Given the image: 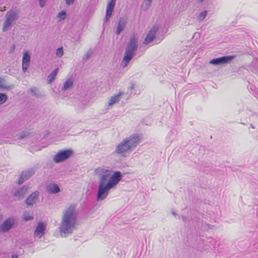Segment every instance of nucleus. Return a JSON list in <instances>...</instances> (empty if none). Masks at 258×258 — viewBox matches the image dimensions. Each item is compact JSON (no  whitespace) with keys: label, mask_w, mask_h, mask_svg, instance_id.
<instances>
[{"label":"nucleus","mask_w":258,"mask_h":258,"mask_svg":"<svg viewBox=\"0 0 258 258\" xmlns=\"http://www.w3.org/2000/svg\"><path fill=\"white\" fill-rule=\"evenodd\" d=\"M124 92L120 91L117 94L111 97L108 102V106H111L115 103L119 102Z\"/></svg>","instance_id":"obj_16"},{"label":"nucleus","mask_w":258,"mask_h":258,"mask_svg":"<svg viewBox=\"0 0 258 258\" xmlns=\"http://www.w3.org/2000/svg\"><path fill=\"white\" fill-rule=\"evenodd\" d=\"M12 258H18V255L16 254H13L12 255Z\"/></svg>","instance_id":"obj_42"},{"label":"nucleus","mask_w":258,"mask_h":258,"mask_svg":"<svg viewBox=\"0 0 258 258\" xmlns=\"http://www.w3.org/2000/svg\"><path fill=\"white\" fill-rule=\"evenodd\" d=\"M152 0H144V2L141 6V9L143 11H146L148 10L152 3Z\"/></svg>","instance_id":"obj_22"},{"label":"nucleus","mask_w":258,"mask_h":258,"mask_svg":"<svg viewBox=\"0 0 258 258\" xmlns=\"http://www.w3.org/2000/svg\"><path fill=\"white\" fill-rule=\"evenodd\" d=\"M78 212L76 205L72 204L66 208L62 215L59 231L64 234H72L77 224Z\"/></svg>","instance_id":"obj_1"},{"label":"nucleus","mask_w":258,"mask_h":258,"mask_svg":"<svg viewBox=\"0 0 258 258\" xmlns=\"http://www.w3.org/2000/svg\"><path fill=\"white\" fill-rule=\"evenodd\" d=\"M63 54V51L62 47H59L56 49V55L58 57H61Z\"/></svg>","instance_id":"obj_29"},{"label":"nucleus","mask_w":258,"mask_h":258,"mask_svg":"<svg viewBox=\"0 0 258 258\" xmlns=\"http://www.w3.org/2000/svg\"><path fill=\"white\" fill-rule=\"evenodd\" d=\"M45 226L42 222H39L35 230L34 234L41 237L44 235Z\"/></svg>","instance_id":"obj_18"},{"label":"nucleus","mask_w":258,"mask_h":258,"mask_svg":"<svg viewBox=\"0 0 258 258\" xmlns=\"http://www.w3.org/2000/svg\"><path fill=\"white\" fill-rule=\"evenodd\" d=\"M15 49V45L13 44L11 46L10 50V53L13 52Z\"/></svg>","instance_id":"obj_35"},{"label":"nucleus","mask_w":258,"mask_h":258,"mask_svg":"<svg viewBox=\"0 0 258 258\" xmlns=\"http://www.w3.org/2000/svg\"><path fill=\"white\" fill-rule=\"evenodd\" d=\"M111 15H109V16L108 15V13H106V20L107 21L111 17Z\"/></svg>","instance_id":"obj_37"},{"label":"nucleus","mask_w":258,"mask_h":258,"mask_svg":"<svg viewBox=\"0 0 258 258\" xmlns=\"http://www.w3.org/2000/svg\"><path fill=\"white\" fill-rule=\"evenodd\" d=\"M58 71V69L57 68L53 70L48 76L47 78V83L50 84H51L55 79L56 76L57 75V72Z\"/></svg>","instance_id":"obj_20"},{"label":"nucleus","mask_w":258,"mask_h":258,"mask_svg":"<svg viewBox=\"0 0 258 258\" xmlns=\"http://www.w3.org/2000/svg\"><path fill=\"white\" fill-rule=\"evenodd\" d=\"M20 11L19 9L10 10L8 11L6 15V19L3 26V31L5 32L7 29L12 26L19 17Z\"/></svg>","instance_id":"obj_3"},{"label":"nucleus","mask_w":258,"mask_h":258,"mask_svg":"<svg viewBox=\"0 0 258 258\" xmlns=\"http://www.w3.org/2000/svg\"><path fill=\"white\" fill-rule=\"evenodd\" d=\"M179 218H181L184 221H185L186 220V217L184 216H179Z\"/></svg>","instance_id":"obj_38"},{"label":"nucleus","mask_w":258,"mask_h":258,"mask_svg":"<svg viewBox=\"0 0 258 258\" xmlns=\"http://www.w3.org/2000/svg\"><path fill=\"white\" fill-rule=\"evenodd\" d=\"M172 214L174 216H176V214L175 213V212L174 211H172Z\"/></svg>","instance_id":"obj_43"},{"label":"nucleus","mask_w":258,"mask_h":258,"mask_svg":"<svg viewBox=\"0 0 258 258\" xmlns=\"http://www.w3.org/2000/svg\"><path fill=\"white\" fill-rule=\"evenodd\" d=\"M130 150H131L129 148L126 141L124 139L116 146L114 153L116 154L123 155Z\"/></svg>","instance_id":"obj_9"},{"label":"nucleus","mask_w":258,"mask_h":258,"mask_svg":"<svg viewBox=\"0 0 258 258\" xmlns=\"http://www.w3.org/2000/svg\"><path fill=\"white\" fill-rule=\"evenodd\" d=\"M15 220L13 218H9L4 221L3 223L1 225L0 231L3 232H6L10 230L14 225Z\"/></svg>","instance_id":"obj_10"},{"label":"nucleus","mask_w":258,"mask_h":258,"mask_svg":"<svg viewBox=\"0 0 258 258\" xmlns=\"http://www.w3.org/2000/svg\"><path fill=\"white\" fill-rule=\"evenodd\" d=\"M75 0H66V4L67 5H70L74 2Z\"/></svg>","instance_id":"obj_36"},{"label":"nucleus","mask_w":258,"mask_h":258,"mask_svg":"<svg viewBox=\"0 0 258 258\" xmlns=\"http://www.w3.org/2000/svg\"><path fill=\"white\" fill-rule=\"evenodd\" d=\"M23 219L25 221H28L33 220V217L31 216L24 215Z\"/></svg>","instance_id":"obj_31"},{"label":"nucleus","mask_w":258,"mask_h":258,"mask_svg":"<svg viewBox=\"0 0 258 258\" xmlns=\"http://www.w3.org/2000/svg\"><path fill=\"white\" fill-rule=\"evenodd\" d=\"M115 4L108 3L107 6L106 13H108V15H112V12L113 10Z\"/></svg>","instance_id":"obj_26"},{"label":"nucleus","mask_w":258,"mask_h":258,"mask_svg":"<svg viewBox=\"0 0 258 258\" xmlns=\"http://www.w3.org/2000/svg\"><path fill=\"white\" fill-rule=\"evenodd\" d=\"M73 85V81L71 79H69L63 83V86L62 90L66 91L70 88Z\"/></svg>","instance_id":"obj_24"},{"label":"nucleus","mask_w":258,"mask_h":258,"mask_svg":"<svg viewBox=\"0 0 258 258\" xmlns=\"http://www.w3.org/2000/svg\"><path fill=\"white\" fill-rule=\"evenodd\" d=\"M127 22L125 18H120L118 21L116 34L119 35L125 28Z\"/></svg>","instance_id":"obj_17"},{"label":"nucleus","mask_w":258,"mask_h":258,"mask_svg":"<svg viewBox=\"0 0 258 258\" xmlns=\"http://www.w3.org/2000/svg\"><path fill=\"white\" fill-rule=\"evenodd\" d=\"M8 99L7 95L5 93H0V104L5 103Z\"/></svg>","instance_id":"obj_28"},{"label":"nucleus","mask_w":258,"mask_h":258,"mask_svg":"<svg viewBox=\"0 0 258 258\" xmlns=\"http://www.w3.org/2000/svg\"><path fill=\"white\" fill-rule=\"evenodd\" d=\"M91 53H90L89 52H87V53L85 55V57L86 58H88L90 57Z\"/></svg>","instance_id":"obj_39"},{"label":"nucleus","mask_w":258,"mask_h":258,"mask_svg":"<svg viewBox=\"0 0 258 258\" xmlns=\"http://www.w3.org/2000/svg\"><path fill=\"white\" fill-rule=\"evenodd\" d=\"M48 193L51 194H55L60 191L58 186L55 183L49 184L46 187Z\"/></svg>","instance_id":"obj_19"},{"label":"nucleus","mask_w":258,"mask_h":258,"mask_svg":"<svg viewBox=\"0 0 258 258\" xmlns=\"http://www.w3.org/2000/svg\"><path fill=\"white\" fill-rule=\"evenodd\" d=\"M134 87H135V86H134V85L132 83V85H131V86L130 87H129L128 89H130V90H133V89L134 88Z\"/></svg>","instance_id":"obj_40"},{"label":"nucleus","mask_w":258,"mask_h":258,"mask_svg":"<svg viewBox=\"0 0 258 258\" xmlns=\"http://www.w3.org/2000/svg\"><path fill=\"white\" fill-rule=\"evenodd\" d=\"M39 3L40 7L43 8L45 4V0H39Z\"/></svg>","instance_id":"obj_34"},{"label":"nucleus","mask_w":258,"mask_h":258,"mask_svg":"<svg viewBox=\"0 0 258 258\" xmlns=\"http://www.w3.org/2000/svg\"><path fill=\"white\" fill-rule=\"evenodd\" d=\"M39 192L35 191L32 192L26 200V204L28 206H32L36 202Z\"/></svg>","instance_id":"obj_15"},{"label":"nucleus","mask_w":258,"mask_h":258,"mask_svg":"<svg viewBox=\"0 0 258 258\" xmlns=\"http://www.w3.org/2000/svg\"><path fill=\"white\" fill-rule=\"evenodd\" d=\"M138 39L135 35L131 37L126 45L121 62V66L123 68L127 67L131 60L136 55V51L138 48Z\"/></svg>","instance_id":"obj_2"},{"label":"nucleus","mask_w":258,"mask_h":258,"mask_svg":"<svg viewBox=\"0 0 258 258\" xmlns=\"http://www.w3.org/2000/svg\"><path fill=\"white\" fill-rule=\"evenodd\" d=\"M4 80L0 78V88L7 89V90H11L13 88V87L12 86H7L4 84Z\"/></svg>","instance_id":"obj_27"},{"label":"nucleus","mask_w":258,"mask_h":258,"mask_svg":"<svg viewBox=\"0 0 258 258\" xmlns=\"http://www.w3.org/2000/svg\"><path fill=\"white\" fill-rule=\"evenodd\" d=\"M31 95L36 98H40L41 97V94L38 89L36 87H32L30 89Z\"/></svg>","instance_id":"obj_23"},{"label":"nucleus","mask_w":258,"mask_h":258,"mask_svg":"<svg viewBox=\"0 0 258 258\" xmlns=\"http://www.w3.org/2000/svg\"><path fill=\"white\" fill-rule=\"evenodd\" d=\"M35 172L34 168H29L25 171H23L20 176L18 183L19 184H22L24 181L29 179Z\"/></svg>","instance_id":"obj_11"},{"label":"nucleus","mask_w":258,"mask_h":258,"mask_svg":"<svg viewBox=\"0 0 258 258\" xmlns=\"http://www.w3.org/2000/svg\"><path fill=\"white\" fill-rule=\"evenodd\" d=\"M122 175L120 171H115L111 176L107 183L111 187L117 185L121 180Z\"/></svg>","instance_id":"obj_7"},{"label":"nucleus","mask_w":258,"mask_h":258,"mask_svg":"<svg viewBox=\"0 0 258 258\" xmlns=\"http://www.w3.org/2000/svg\"><path fill=\"white\" fill-rule=\"evenodd\" d=\"M30 56L28 51H24L23 54L22 63L30 64Z\"/></svg>","instance_id":"obj_21"},{"label":"nucleus","mask_w":258,"mask_h":258,"mask_svg":"<svg viewBox=\"0 0 258 258\" xmlns=\"http://www.w3.org/2000/svg\"><path fill=\"white\" fill-rule=\"evenodd\" d=\"M111 188H112L107 183L105 185L99 184L97 194V200L99 201L106 199Z\"/></svg>","instance_id":"obj_5"},{"label":"nucleus","mask_w":258,"mask_h":258,"mask_svg":"<svg viewBox=\"0 0 258 258\" xmlns=\"http://www.w3.org/2000/svg\"><path fill=\"white\" fill-rule=\"evenodd\" d=\"M2 135L1 134H0V136Z\"/></svg>","instance_id":"obj_46"},{"label":"nucleus","mask_w":258,"mask_h":258,"mask_svg":"<svg viewBox=\"0 0 258 258\" xmlns=\"http://www.w3.org/2000/svg\"><path fill=\"white\" fill-rule=\"evenodd\" d=\"M30 64L22 63V70L24 72H26Z\"/></svg>","instance_id":"obj_33"},{"label":"nucleus","mask_w":258,"mask_h":258,"mask_svg":"<svg viewBox=\"0 0 258 258\" xmlns=\"http://www.w3.org/2000/svg\"><path fill=\"white\" fill-rule=\"evenodd\" d=\"M129 148L132 150L135 149L139 143L140 138L137 134H134L124 139Z\"/></svg>","instance_id":"obj_8"},{"label":"nucleus","mask_w":258,"mask_h":258,"mask_svg":"<svg viewBox=\"0 0 258 258\" xmlns=\"http://www.w3.org/2000/svg\"><path fill=\"white\" fill-rule=\"evenodd\" d=\"M58 18H59L60 20H63L66 17V13L64 11H61L57 15Z\"/></svg>","instance_id":"obj_30"},{"label":"nucleus","mask_w":258,"mask_h":258,"mask_svg":"<svg viewBox=\"0 0 258 258\" xmlns=\"http://www.w3.org/2000/svg\"><path fill=\"white\" fill-rule=\"evenodd\" d=\"M28 191V188L26 186H23L15 190L14 196L17 198L18 200L23 199L25 195Z\"/></svg>","instance_id":"obj_14"},{"label":"nucleus","mask_w":258,"mask_h":258,"mask_svg":"<svg viewBox=\"0 0 258 258\" xmlns=\"http://www.w3.org/2000/svg\"><path fill=\"white\" fill-rule=\"evenodd\" d=\"M101 172L102 174L99 180V184L105 185L110 178V171L102 169Z\"/></svg>","instance_id":"obj_13"},{"label":"nucleus","mask_w":258,"mask_h":258,"mask_svg":"<svg viewBox=\"0 0 258 258\" xmlns=\"http://www.w3.org/2000/svg\"><path fill=\"white\" fill-rule=\"evenodd\" d=\"M250 126H251L252 128H254V126H253L252 124H250Z\"/></svg>","instance_id":"obj_44"},{"label":"nucleus","mask_w":258,"mask_h":258,"mask_svg":"<svg viewBox=\"0 0 258 258\" xmlns=\"http://www.w3.org/2000/svg\"><path fill=\"white\" fill-rule=\"evenodd\" d=\"M29 135V134L28 133H27L26 132H24V133H21V134L19 136V137H18V139H24L25 138V137L28 136Z\"/></svg>","instance_id":"obj_32"},{"label":"nucleus","mask_w":258,"mask_h":258,"mask_svg":"<svg viewBox=\"0 0 258 258\" xmlns=\"http://www.w3.org/2000/svg\"><path fill=\"white\" fill-rule=\"evenodd\" d=\"M207 14V11H204L202 12L198 16L197 19L199 22L203 21L205 17H206Z\"/></svg>","instance_id":"obj_25"},{"label":"nucleus","mask_w":258,"mask_h":258,"mask_svg":"<svg viewBox=\"0 0 258 258\" xmlns=\"http://www.w3.org/2000/svg\"><path fill=\"white\" fill-rule=\"evenodd\" d=\"M159 28L158 26H154L149 31L148 34H147L146 37L145 38L144 41V44H148V43L152 42L154 38L156 32L158 31Z\"/></svg>","instance_id":"obj_12"},{"label":"nucleus","mask_w":258,"mask_h":258,"mask_svg":"<svg viewBox=\"0 0 258 258\" xmlns=\"http://www.w3.org/2000/svg\"><path fill=\"white\" fill-rule=\"evenodd\" d=\"M234 57V55L224 56L211 60L209 63L214 66L224 65L229 63Z\"/></svg>","instance_id":"obj_6"},{"label":"nucleus","mask_w":258,"mask_h":258,"mask_svg":"<svg viewBox=\"0 0 258 258\" xmlns=\"http://www.w3.org/2000/svg\"><path fill=\"white\" fill-rule=\"evenodd\" d=\"M204 1V0H198V1H199L201 3L203 2Z\"/></svg>","instance_id":"obj_45"},{"label":"nucleus","mask_w":258,"mask_h":258,"mask_svg":"<svg viewBox=\"0 0 258 258\" xmlns=\"http://www.w3.org/2000/svg\"><path fill=\"white\" fill-rule=\"evenodd\" d=\"M116 0H110V2L109 3L113 4L115 5Z\"/></svg>","instance_id":"obj_41"},{"label":"nucleus","mask_w":258,"mask_h":258,"mask_svg":"<svg viewBox=\"0 0 258 258\" xmlns=\"http://www.w3.org/2000/svg\"><path fill=\"white\" fill-rule=\"evenodd\" d=\"M74 153L72 149L59 151L53 157V160L56 163L63 162L69 158Z\"/></svg>","instance_id":"obj_4"}]
</instances>
